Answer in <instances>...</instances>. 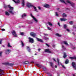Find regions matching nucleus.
<instances>
[{
	"instance_id": "obj_50",
	"label": "nucleus",
	"mask_w": 76,
	"mask_h": 76,
	"mask_svg": "<svg viewBox=\"0 0 76 76\" xmlns=\"http://www.w3.org/2000/svg\"><path fill=\"white\" fill-rule=\"evenodd\" d=\"M44 35H45V36H48V34H45V33H44Z\"/></svg>"
},
{
	"instance_id": "obj_55",
	"label": "nucleus",
	"mask_w": 76,
	"mask_h": 76,
	"mask_svg": "<svg viewBox=\"0 0 76 76\" xmlns=\"http://www.w3.org/2000/svg\"><path fill=\"white\" fill-rule=\"evenodd\" d=\"M31 63H34V61H31Z\"/></svg>"
},
{
	"instance_id": "obj_32",
	"label": "nucleus",
	"mask_w": 76,
	"mask_h": 76,
	"mask_svg": "<svg viewBox=\"0 0 76 76\" xmlns=\"http://www.w3.org/2000/svg\"><path fill=\"white\" fill-rule=\"evenodd\" d=\"M7 46L8 47H12V46L10 45V43H9L8 44Z\"/></svg>"
},
{
	"instance_id": "obj_4",
	"label": "nucleus",
	"mask_w": 76,
	"mask_h": 76,
	"mask_svg": "<svg viewBox=\"0 0 76 76\" xmlns=\"http://www.w3.org/2000/svg\"><path fill=\"white\" fill-rule=\"evenodd\" d=\"M28 39H29V42H30L31 43H34V39H33V38H31L30 37L28 38Z\"/></svg>"
},
{
	"instance_id": "obj_40",
	"label": "nucleus",
	"mask_w": 76,
	"mask_h": 76,
	"mask_svg": "<svg viewBox=\"0 0 76 76\" xmlns=\"http://www.w3.org/2000/svg\"><path fill=\"white\" fill-rule=\"evenodd\" d=\"M73 28H76V26L75 25H74L73 26Z\"/></svg>"
},
{
	"instance_id": "obj_17",
	"label": "nucleus",
	"mask_w": 76,
	"mask_h": 76,
	"mask_svg": "<svg viewBox=\"0 0 76 76\" xmlns=\"http://www.w3.org/2000/svg\"><path fill=\"white\" fill-rule=\"evenodd\" d=\"M29 62L28 61H25L23 62V64H28Z\"/></svg>"
},
{
	"instance_id": "obj_62",
	"label": "nucleus",
	"mask_w": 76,
	"mask_h": 76,
	"mask_svg": "<svg viewBox=\"0 0 76 76\" xmlns=\"http://www.w3.org/2000/svg\"><path fill=\"white\" fill-rule=\"evenodd\" d=\"M2 47H4V45H3Z\"/></svg>"
},
{
	"instance_id": "obj_59",
	"label": "nucleus",
	"mask_w": 76,
	"mask_h": 76,
	"mask_svg": "<svg viewBox=\"0 0 76 76\" xmlns=\"http://www.w3.org/2000/svg\"><path fill=\"white\" fill-rule=\"evenodd\" d=\"M34 11H35H35L37 12H38V11L37 10H35Z\"/></svg>"
},
{
	"instance_id": "obj_19",
	"label": "nucleus",
	"mask_w": 76,
	"mask_h": 76,
	"mask_svg": "<svg viewBox=\"0 0 76 76\" xmlns=\"http://www.w3.org/2000/svg\"><path fill=\"white\" fill-rule=\"evenodd\" d=\"M56 36H57L58 37H61V35H60L58 33H56Z\"/></svg>"
},
{
	"instance_id": "obj_44",
	"label": "nucleus",
	"mask_w": 76,
	"mask_h": 76,
	"mask_svg": "<svg viewBox=\"0 0 76 76\" xmlns=\"http://www.w3.org/2000/svg\"><path fill=\"white\" fill-rule=\"evenodd\" d=\"M66 31H67V32H70V30L68 29H66Z\"/></svg>"
},
{
	"instance_id": "obj_2",
	"label": "nucleus",
	"mask_w": 76,
	"mask_h": 76,
	"mask_svg": "<svg viewBox=\"0 0 76 76\" xmlns=\"http://www.w3.org/2000/svg\"><path fill=\"white\" fill-rule=\"evenodd\" d=\"M66 2L68 3H69L73 7H74V6H75V4L73 2H71L69 0H67L66 1Z\"/></svg>"
},
{
	"instance_id": "obj_11",
	"label": "nucleus",
	"mask_w": 76,
	"mask_h": 76,
	"mask_svg": "<svg viewBox=\"0 0 76 76\" xmlns=\"http://www.w3.org/2000/svg\"><path fill=\"white\" fill-rule=\"evenodd\" d=\"M22 6L23 7H25V0H22Z\"/></svg>"
},
{
	"instance_id": "obj_30",
	"label": "nucleus",
	"mask_w": 76,
	"mask_h": 76,
	"mask_svg": "<svg viewBox=\"0 0 76 76\" xmlns=\"http://www.w3.org/2000/svg\"><path fill=\"white\" fill-rule=\"evenodd\" d=\"M65 63L66 64H68V63H69V60L68 59L66 60Z\"/></svg>"
},
{
	"instance_id": "obj_14",
	"label": "nucleus",
	"mask_w": 76,
	"mask_h": 76,
	"mask_svg": "<svg viewBox=\"0 0 76 76\" xmlns=\"http://www.w3.org/2000/svg\"><path fill=\"white\" fill-rule=\"evenodd\" d=\"M12 33L13 35L15 37H16L17 36L16 33V32H15V31H13Z\"/></svg>"
},
{
	"instance_id": "obj_9",
	"label": "nucleus",
	"mask_w": 76,
	"mask_h": 76,
	"mask_svg": "<svg viewBox=\"0 0 76 76\" xmlns=\"http://www.w3.org/2000/svg\"><path fill=\"white\" fill-rule=\"evenodd\" d=\"M49 49H45V53H51V52L49 50Z\"/></svg>"
},
{
	"instance_id": "obj_47",
	"label": "nucleus",
	"mask_w": 76,
	"mask_h": 76,
	"mask_svg": "<svg viewBox=\"0 0 76 76\" xmlns=\"http://www.w3.org/2000/svg\"><path fill=\"white\" fill-rule=\"evenodd\" d=\"M53 60L54 61H55L56 62V59H55V58H53Z\"/></svg>"
},
{
	"instance_id": "obj_3",
	"label": "nucleus",
	"mask_w": 76,
	"mask_h": 76,
	"mask_svg": "<svg viewBox=\"0 0 76 76\" xmlns=\"http://www.w3.org/2000/svg\"><path fill=\"white\" fill-rule=\"evenodd\" d=\"M4 64L5 65H9V66H13L14 65V63H6L4 64Z\"/></svg>"
},
{
	"instance_id": "obj_46",
	"label": "nucleus",
	"mask_w": 76,
	"mask_h": 76,
	"mask_svg": "<svg viewBox=\"0 0 76 76\" xmlns=\"http://www.w3.org/2000/svg\"><path fill=\"white\" fill-rule=\"evenodd\" d=\"M33 7L34 8V9H35V10H37V9L36 8V7Z\"/></svg>"
},
{
	"instance_id": "obj_21",
	"label": "nucleus",
	"mask_w": 76,
	"mask_h": 76,
	"mask_svg": "<svg viewBox=\"0 0 76 76\" xmlns=\"http://www.w3.org/2000/svg\"><path fill=\"white\" fill-rule=\"evenodd\" d=\"M62 16L63 18H64V17H67V15H66V14H65L64 13L62 14Z\"/></svg>"
},
{
	"instance_id": "obj_41",
	"label": "nucleus",
	"mask_w": 76,
	"mask_h": 76,
	"mask_svg": "<svg viewBox=\"0 0 76 76\" xmlns=\"http://www.w3.org/2000/svg\"><path fill=\"white\" fill-rule=\"evenodd\" d=\"M56 16H58V14H57V13L56 12Z\"/></svg>"
},
{
	"instance_id": "obj_53",
	"label": "nucleus",
	"mask_w": 76,
	"mask_h": 76,
	"mask_svg": "<svg viewBox=\"0 0 76 76\" xmlns=\"http://www.w3.org/2000/svg\"><path fill=\"white\" fill-rule=\"evenodd\" d=\"M58 25L59 26H61L60 24V23H58Z\"/></svg>"
},
{
	"instance_id": "obj_61",
	"label": "nucleus",
	"mask_w": 76,
	"mask_h": 76,
	"mask_svg": "<svg viewBox=\"0 0 76 76\" xmlns=\"http://www.w3.org/2000/svg\"><path fill=\"white\" fill-rule=\"evenodd\" d=\"M68 9H69L68 8H66V10H68Z\"/></svg>"
},
{
	"instance_id": "obj_58",
	"label": "nucleus",
	"mask_w": 76,
	"mask_h": 76,
	"mask_svg": "<svg viewBox=\"0 0 76 76\" xmlns=\"http://www.w3.org/2000/svg\"><path fill=\"white\" fill-rule=\"evenodd\" d=\"M57 65H55V68H57Z\"/></svg>"
},
{
	"instance_id": "obj_45",
	"label": "nucleus",
	"mask_w": 76,
	"mask_h": 76,
	"mask_svg": "<svg viewBox=\"0 0 76 76\" xmlns=\"http://www.w3.org/2000/svg\"><path fill=\"white\" fill-rule=\"evenodd\" d=\"M46 45H47V47H50V46L49 45H48V44H47V43H46Z\"/></svg>"
},
{
	"instance_id": "obj_1",
	"label": "nucleus",
	"mask_w": 76,
	"mask_h": 76,
	"mask_svg": "<svg viewBox=\"0 0 76 76\" xmlns=\"http://www.w3.org/2000/svg\"><path fill=\"white\" fill-rule=\"evenodd\" d=\"M4 9H7V7L10 9V10H9V12L11 14H14L15 13H14V11H13V10L14 9V8L13 7H12L10 5H4Z\"/></svg>"
},
{
	"instance_id": "obj_43",
	"label": "nucleus",
	"mask_w": 76,
	"mask_h": 76,
	"mask_svg": "<svg viewBox=\"0 0 76 76\" xmlns=\"http://www.w3.org/2000/svg\"><path fill=\"white\" fill-rule=\"evenodd\" d=\"M72 49H73V50H75V49H76V48H75V47H73L72 48Z\"/></svg>"
},
{
	"instance_id": "obj_36",
	"label": "nucleus",
	"mask_w": 76,
	"mask_h": 76,
	"mask_svg": "<svg viewBox=\"0 0 76 76\" xmlns=\"http://www.w3.org/2000/svg\"><path fill=\"white\" fill-rule=\"evenodd\" d=\"M64 28L65 29H66L67 28V25L66 24H64Z\"/></svg>"
},
{
	"instance_id": "obj_20",
	"label": "nucleus",
	"mask_w": 76,
	"mask_h": 76,
	"mask_svg": "<svg viewBox=\"0 0 76 76\" xmlns=\"http://www.w3.org/2000/svg\"><path fill=\"white\" fill-rule=\"evenodd\" d=\"M67 55H66V53H64V56H63V57L64 58H66V57H67Z\"/></svg>"
},
{
	"instance_id": "obj_23",
	"label": "nucleus",
	"mask_w": 76,
	"mask_h": 76,
	"mask_svg": "<svg viewBox=\"0 0 76 76\" xmlns=\"http://www.w3.org/2000/svg\"><path fill=\"white\" fill-rule=\"evenodd\" d=\"M5 15L6 16H9L10 15V14L8 12L6 11L5 12Z\"/></svg>"
},
{
	"instance_id": "obj_8",
	"label": "nucleus",
	"mask_w": 76,
	"mask_h": 76,
	"mask_svg": "<svg viewBox=\"0 0 76 76\" xmlns=\"http://www.w3.org/2000/svg\"><path fill=\"white\" fill-rule=\"evenodd\" d=\"M30 35L31 36H32L33 37H35V36H36V34L33 32H31L30 34Z\"/></svg>"
},
{
	"instance_id": "obj_37",
	"label": "nucleus",
	"mask_w": 76,
	"mask_h": 76,
	"mask_svg": "<svg viewBox=\"0 0 76 76\" xmlns=\"http://www.w3.org/2000/svg\"><path fill=\"white\" fill-rule=\"evenodd\" d=\"M2 53H3V52L1 51L0 52V57H1L2 55Z\"/></svg>"
},
{
	"instance_id": "obj_63",
	"label": "nucleus",
	"mask_w": 76,
	"mask_h": 76,
	"mask_svg": "<svg viewBox=\"0 0 76 76\" xmlns=\"http://www.w3.org/2000/svg\"><path fill=\"white\" fill-rule=\"evenodd\" d=\"M57 10H59V8H57Z\"/></svg>"
},
{
	"instance_id": "obj_26",
	"label": "nucleus",
	"mask_w": 76,
	"mask_h": 76,
	"mask_svg": "<svg viewBox=\"0 0 76 76\" xmlns=\"http://www.w3.org/2000/svg\"><path fill=\"white\" fill-rule=\"evenodd\" d=\"M44 39H45V40H48V39H49V38H48V37H46L45 36H44L43 37Z\"/></svg>"
},
{
	"instance_id": "obj_60",
	"label": "nucleus",
	"mask_w": 76,
	"mask_h": 76,
	"mask_svg": "<svg viewBox=\"0 0 76 76\" xmlns=\"http://www.w3.org/2000/svg\"><path fill=\"white\" fill-rule=\"evenodd\" d=\"M72 76H76L74 74H73Z\"/></svg>"
},
{
	"instance_id": "obj_64",
	"label": "nucleus",
	"mask_w": 76,
	"mask_h": 76,
	"mask_svg": "<svg viewBox=\"0 0 76 76\" xmlns=\"http://www.w3.org/2000/svg\"><path fill=\"white\" fill-rule=\"evenodd\" d=\"M64 47V46H62V48H63Z\"/></svg>"
},
{
	"instance_id": "obj_57",
	"label": "nucleus",
	"mask_w": 76,
	"mask_h": 76,
	"mask_svg": "<svg viewBox=\"0 0 76 76\" xmlns=\"http://www.w3.org/2000/svg\"><path fill=\"white\" fill-rule=\"evenodd\" d=\"M72 34H73V35H75V32H73L72 33Z\"/></svg>"
},
{
	"instance_id": "obj_12",
	"label": "nucleus",
	"mask_w": 76,
	"mask_h": 76,
	"mask_svg": "<svg viewBox=\"0 0 76 76\" xmlns=\"http://www.w3.org/2000/svg\"><path fill=\"white\" fill-rule=\"evenodd\" d=\"M60 20L61 21V22H63V21H66V20H67V19L66 18H61L60 19Z\"/></svg>"
},
{
	"instance_id": "obj_5",
	"label": "nucleus",
	"mask_w": 76,
	"mask_h": 76,
	"mask_svg": "<svg viewBox=\"0 0 76 76\" xmlns=\"http://www.w3.org/2000/svg\"><path fill=\"white\" fill-rule=\"evenodd\" d=\"M44 7L46 8H50V6L48 4H45L44 5Z\"/></svg>"
},
{
	"instance_id": "obj_49",
	"label": "nucleus",
	"mask_w": 76,
	"mask_h": 76,
	"mask_svg": "<svg viewBox=\"0 0 76 76\" xmlns=\"http://www.w3.org/2000/svg\"><path fill=\"white\" fill-rule=\"evenodd\" d=\"M62 67H63V68L64 69H66V67H64V66L62 65Z\"/></svg>"
},
{
	"instance_id": "obj_13",
	"label": "nucleus",
	"mask_w": 76,
	"mask_h": 76,
	"mask_svg": "<svg viewBox=\"0 0 76 76\" xmlns=\"http://www.w3.org/2000/svg\"><path fill=\"white\" fill-rule=\"evenodd\" d=\"M36 39H37L38 41H39V42H43V41H42V40L41 39H39L37 37H36Z\"/></svg>"
},
{
	"instance_id": "obj_52",
	"label": "nucleus",
	"mask_w": 76,
	"mask_h": 76,
	"mask_svg": "<svg viewBox=\"0 0 76 76\" xmlns=\"http://www.w3.org/2000/svg\"><path fill=\"white\" fill-rule=\"evenodd\" d=\"M38 8L39 9V10H41V7H38Z\"/></svg>"
},
{
	"instance_id": "obj_16",
	"label": "nucleus",
	"mask_w": 76,
	"mask_h": 76,
	"mask_svg": "<svg viewBox=\"0 0 76 76\" xmlns=\"http://www.w3.org/2000/svg\"><path fill=\"white\" fill-rule=\"evenodd\" d=\"M3 70L0 69V76H1V75H3Z\"/></svg>"
},
{
	"instance_id": "obj_29",
	"label": "nucleus",
	"mask_w": 76,
	"mask_h": 76,
	"mask_svg": "<svg viewBox=\"0 0 76 76\" xmlns=\"http://www.w3.org/2000/svg\"><path fill=\"white\" fill-rule=\"evenodd\" d=\"M26 16V14H25V13H24L22 15V17L23 18V17H24V16L25 17V16Z\"/></svg>"
},
{
	"instance_id": "obj_31",
	"label": "nucleus",
	"mask_w": 76,
	"mask_h": 76,
	"mask_svg": "<svg viewBox=\"0 0 76 76\" xmlns=\"http://www.w3.org/2000/svg\"><path fill=\"white\" fill-rule=\"evenodd\" d=\"M20 35L23 36V35H25V34H24V32H21L20 33Z\"/></svg>"
},
{
	"instance_id": "obj_38",
	"label": "nucleus",
	"mask_w": 76,
	"mask_h": 76,
	"mask_svg": "<svg viewBox=\"0 0 76 76\" xmlns=\"http://www.w3.org/2000/svg\"><path fill=\"white\" fill-rule=\"evenodd\" d=\"M36 65L37 66H38V67H40V66H40V65H39V64H36Z\"/></svg>"
},
{
	"instance_id": "obj_54",
	"label": "nucleus",
	"mask_w": 76,
	"mask_h": 76,
	"mask_svg": "<svg viewBox=\"0 0 76 76\" xmlns=\"http://www.w3.org/2000/svg\"><path fill=\"white\" fill-rule=\"evenodd\" d=\"M38 50L39 51H40V50H41V49L39 48V49H38Z\"/></svg>"
},
{
	"instance_id": "obj_7",
	"label": "nucleus",
	"mask_w": 76,
	"mask_h": 76,
	"mask_svg": "<svg viewBox=\"0 0 76 76\" xmlns=\"http://www.w3.org/2000/svg\"><path fill=\"white\" fill-rule=\"evenodd\" d=\"M30 15L31 17H32V18H33L34 20H35V22H38V20H37L36 19V18H35L34 16L33 15H32V14H31Z\"/></svg>"
},
{
	"instance_id": "obj_6",
	"label": "nucleus",
	"mask_w": 76,
	"mask_h": 76,
	"mask_svg": "<svg viewBox=\"0 0 76 76\" xmlns=\"http://www.w3.org/2000/svg\"><path fill=\"white\" fill-rule=\"evenodd\" d=\"M27 7H28L29 8L33 7V5H32V4L30 3H27Z\"/></svg>"
},
{
	"instance_id": "obj_33",
	"label": "nucleus",
	"mask_w": 76,
	"mask_h": 76,
	"mask_svg": "<svg viewBox=\"0 0 76 76\" xmlns=\"http://www.w3.org/2000/svg\"><path fill=\"white\" fill-rule=\"evenodd\" d=\"M43 69L44 71H46L47 70V69L45 67H43Z\"/></svg>"
},
{
	"instance_id": "obj_48",
	"label": "nucleus",
	"mask_w": 76,
	"mask_h": 76,
	"mask_svg": "<svg viewBox=\"0 0 76 76\" xmlns=\"http://www.w3.org/2000/svg\"><path fill=\"white\" fill-rule=\"evenodd\" d=\"M1 30L2 31H5V29L3 28L1 29Z\"/></svg>"
},
{
	"instance_id": "obj_24",
	"label": "nucleus",
	"mask_w": 76,
	"mask_h": 76,
	"mask_svg": "<svg viewBox=\"0 0 76 76\" xmlns=\"http://www.w3.org/2000/svg\"><path fill=\"white\" fill-rule=\"evenodd\" d=\"M64 44H65V45H69V44H68V43H67V42L66 41H64L63 42Z\"/></svg>"
},
{
	"instance_id": "obj_56",
	"label": "nucleus",
	"mask_w": 76,
	"mask_h": 76,
	"mask_svg": "<svg viewBox=\"0 0 76 76\" xmlns=\"http://www.w3.org/2000/svg\"><path fill=\"white\" fill-rule=\"evenodd\" d=\"M12 1H13L15 3H16V1H15V0H12Z\"/></svg>"
},
{
	"instance_id": "obj_51",
	"label": "nucleus",
	"mask_w": 76,
	"mask_h": 76,
	"mask_svg": "<svg viewBox=\"0 0 76 76\" xmlns=\"http://www.w3.org/2000/svg\"><path fill=\"white\" fill-rule=\"evenodd\" d=\"M15 3H19V1H16V2H15Z\"/></svg>"
},
{
	"instance_id": "obj_34",
	"label": "nucleus",
	"mask_w": 76,
	"mask_h": 76,
	"mask_svg": "<svg viewBox=\"0 0 76 76\" xmlns=\"http://www.w3.org/2000/svg\"><path fill=\"white\" fill-rule=\"evenodd\" d=\"M57 60L58 62V65H59V66L60 62L59 61V59L58 58H57Z\"/></svg>"
},
{
	"instance_id": "obj_42",
	"label": "nucleus",
	"mask_w": 76,
	"mask_h": 76,
	"mask_svg": "<svg viewBox=\"0 0 76 76\" xmlns=\"http://www.w3.org/2000/svg\"><path fill=\"white\" fill-rule=\"evenodd\" d=\"M1 42H2V39L0 40V44H1Z\"/></svg>"
},
{
	"instance_id": "obj_22",
	"label": "nucleus",
	"mask_w": 76,
	"mask_h": 76,
	"mask_svg": "<svg viewBox=\"0 0 76 76\" xmlns=\"http://www.w3.org/2000/svg\"><path fill=\"white\" fill-rule=\"evenodd\" d=\"M20 41H21V44L22 46V47H24V44L23 43V42L22 40H21Z\"/></svg>"
},
{
	"instance_id": "obj_27",
	"label": "nucleus",
	"mask_w": 76,
	"mask_h": 76,
	"mask_svg": "<svg viewBox=\"0 0 76 76\" xmlns=\"http://www.w3.org/2000/svg\"><path fill=\"white\" fill-rule=\"evenodd\" d=\"M60 1H61V2H62V3H64L65 4H67V3H66V2L64 1L63 0H60Z\"/></svg>"
},
{
	"instance_id": "obj_10",
	"label": "nucleus",
	"mask_w": 76,
	"mask_h": 76,
	"mask_svg": "<svg viewBox=\"0 0 76 76\" xmlns=\"http://www.w3.org/2000/svg\"><path fill=\"white\" fill-rule=\"evenodd\" d=\"M10 49H8V50H5V54H8L10 53Z\"/></svg>"
},
{
	"instance_id": "obj_25",
	"label": "nucleus",
	"mask_w": 76,
	"mask_h": 76,
	"mask_svg": "<svg viewBox=\"0 0 76 76\" xmlns=\"http://www.w3.org/2000/svg\"><path fill=\"white\" fill-rule=\"evenodd\" d=\"M50 65L51 67H53V63L52 62H50Z\"/></svg>"
},
{
	"instance_id": "obj_18",
	"label": "nucleus",
	"mask_w": 76,
	"mask_h": 76,
	"mask_svg": "<svg viewBox=\"0 0 76 76\" xmlns=\"http://www.w3.org/2000/svg\"><path fill=\"white\" fill-rule=\"evenodd\" d=\"M27 49L28 50V52L31 53V49L29 48V47L27 46Z\"/></svg>"
},
{
	"instance_id": "obj_35",
	"label": "nucleus",
	"mask_w": 76,
	"mask_h": 76,
	"mask_svg": "<svg viewBox=\"0 0 76 76\" xmlns=\"http://www.w3.org/2000/svg\"><path fill=\"white\" fill-rule=\"evenodd\" d=\"M69 23L71 24V25H73V21H69Z\"/></svg>"
},
{
	"instance_id": "obj_15",
	"label": "nucleus",
	"mask_w": 76,
	"mask_h": 76,
	"mask_svg": "<svg viewBox=\"0 0 76 76\" xmlns=\"http://www.w3.org/2000/svg\"><path fill=\"white\" fill-rule=\"evenodd\" d=\"M72 65L73 67H74V68H75V67H76V64H75V63L73 62H72Z\"/></svg>"
},
{
	"instance_id": "obj_39",
	"label": "nucleus",
	"mask_w": 76,
	"mask_h": 76,
	"mask_svg": "<svg viewBox=\"0 0 76 76\" xmlns=\"http://www.w3.org/2000/svg\"><path fill=\"white\" fill-rule=\"evenodd\" d=\"M48 29L49 30H51V28H50V27H48Z\"/></svg>"
},
{
	"instance_id": "obj_28",
	"label": "nucleus",
	"mask_w": 76,
	"mask_h": 76,
	"mask_svg": "<svg viewBox=\"0 0 76 76\" xmlns=\"http://www.w3.org/2000/svg\"><path fill=\"white\" fill-rule=\"evenodd\" d=\"M48 23L50 25V26H53V24L51 23L50 22H48Z\"/></svg>"
}]
</instances>
